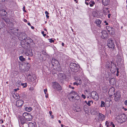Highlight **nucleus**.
Wrapping results in <instances>:
<instances>
[{
	"instance_id": "1",
	"label": "nucleus",
	"mask_w": 127,
	"mask_h": 127,
	"mask_svg": "<svg viewBox=\"0 0 127 127\" xmlns=\"http://www.w3.org/2000/svg\"><path fill=\"white\" fill-rule=\"evenodd\" d=\"M126 119V116L124 114H119L117 117V120L120 123H122L125 122Z\"/></svg>"
},
{
	"instance_id": "2",
	"label": "nucleus",
	"mask_w": 127,
	"mask_h": 127,
	"mask_svg": "<svg viewBox=\"0 0 127 127\" xmlns=\"http://www.w3.org/2000/svg\"><path fill=\"white\" fill-rule=\"evenodd\" d=\"M78 96L77 93L74 91L72 90L69 94L68 98L70 101H72L73 99H76V97Z\"/></svg>"
},
{
	"instance_id": "3",
	"label": "nucleus",
	"mask_w": 127,
	"mask_h": 127,
	"mask_svg": "<svg viewBox=\"0 0 127 127\" xmlns=\"http://www.w3.org/2000/svg\"><path fill=\"white\" fill-rule=\"evenodd\" d=\"M53 87L55 90L58 91H60L62 90V88L59 84L57 82H53L52 83Z\"/></svg>"
},
{
	"instance_id": "4",
	"label": "nucleus",
	"mask_w": 127,
	"mask_h": 127,
	"mask_svg": "<svg viewBox=\"0 0 127 127\" xmlns=\"http://www.w3.org/2000/svg\"><path fill=\"white\" fill-rule=\"evenodd\" d=\"M99 35L102 39L107 38L108 37V34L106 31L105 30L102 31L101 32L99 33Z\"/></svg>"
},
{
	"instance_id": "5",
	"label": "nucleus",
	"mask_w": 127,
	"mask_h": 127,
	"mask_svg": "<svg viewBox=\"0 0 127 127\" xmlns=\"http://www.w3.org/2000/svg\"><path fill=\"white\" fill-rule=\"evenodd\" d=\"M108 43L107 45L109 48L114 49L115 45L113 40L111 39L108 40Z\"/></svg>"
},
{
	"instance_id": "6",
	"label": "nucleus",
	"mask_w": 127,
	"mask_h": 127,
	"mask_svg": "<svg viewBox=\"0 0 127 127\" xmlns=\"http://www.w3.org/2000/svg\"><path fill=\"white\" fill-rule=\"evenodd\" d=\"M92 97L95 100H97L98 99V95L96 92L95 91L92 92L91 93Z\"/></svg>"
},
{
	"instance_id": "7",
	"label": "nucleus",
	"mask_w": 127,
	"mask_h": 127,
	"mask_svg": "<svg viewBox=\"0 0 127 127\" xmlns=\"http://www.w3.org/2000/svg\"><path fill=\"white\" fill-rule=\"evenodd\" d=\"M115 101H117L119 100L120 97H121V94L119 92H117L115 94Z\"/></svg>"
},
{
	"instance_id": "8",
	"label": "nucleus",
	"mask_w": 127,
	"mask_h": 127,
	"mask_svg": "<svg viewBox=\"0 0 127 127\" xmlns=\"http://www.w3.org/2000/svg\"><path fill=\"white\" fill-rule=\"evenodd\" d=\"M24 103V101L22 100H18L16 102V105L18 107H21Z\"/></svg>"
},
{
	"instance_id": "9",
	"label": "nucleus",
	"mask_w": 127,
	"mask_h": 127,
	"mask_svg": "<svg viewBox=\"0 0 127 127\" xmlns=\"http://www.w3.org/2000/svg\"><path fill=\"white\" fill-rule=\"evenodd\" d=\"M32 118V116L30 114L28 113L27 116H26L25 119L27 121H30L31 120Z\"/></svg>"
},
{
	"instance_id": "10",
	"label": "nucleus",
	"mask_w": 127,
	"mask_h": 127,
	"mask_svg": "<svg viewBox=\"0 0 127 127\" xmlns=\"http://www.w3.org/2000/svg\"><path fill=\"white\" fill-rule=\"evenodd\" d=\"M101 20L98 19H96L95 21V23L97 25V26L100 27H101Z\"/></svg>"
},
{
	"instance_id": "11",
	"label": "nucleus",
	"mask_w": 127,
	"mask_h": 127,
	"mask_svg": "<svg viewBox=\"0 0 127 127\" xmlns=\"http://www.w3.org/2000/svg\"><path fill=\"white\" fill-rule=\"evenodd\" d=\"M103 5H108L110 3V0H102Z\"/></svg>"
},
{
	"instance_id": "12",
	"label": "nucleus",
	"mask_w": 127,
	"mask_h": 127,
	"mask_svg": "<svg viewBox=\"0 0 127 127\" xmlns=\"http://www.w3.org/2000/svg\"><path fill=\"white\" fill-rule=\"evenodd\" d=\"M26 55L27 56L31 57L33 55V54L32 50H30L29 51H27L25 53Z\"/></svg>"
},
{
	"instance_id": "13",
	"label": "nucleus",
	"mask_w": 127,
	"mask_h": 127,
	"mask_svg": "<svg viewBox=\"0 0 127 127\" xmlns=\"http://www.w3.org/2000/svg\"><path fill=\"white\" fill-rule=\"evenodd\" d=\"M98 116L99 119L100 120L103 121L104 120L105 116L102 114L100 113H99Z\"/></svg>"
},
{
	"instance_id": "14",
	"label": "nucleus",
	"mask_w": 127,
	"mask_h": 127,
	"mask_svg": "<svg viewBox=\"0 0 127 127\" xmlns=\"http://www.w3.org/2000/svg\"><path fill=\"white\" fill-rule=\"evenodd\" d=\"M109 83L112 85H114L115 83V81L114 78H113L109 80Z\"/></svg>"
},
{
	"instance_id": "15",
	"label": "nucleus",
	"mask_w": 127,
	"mask_h": 127,
	"mask_svg": "<svg viewBox=\"0 0 127 127\" xmlns=\"http://www.w3.org/2000/svg\"><path fill=\"white\" fill-rule=\"evenodd\" d=\"M25 110L28 112H30L32 110V108L31 107H27L25 108Z\"/></svg>"
},
{
	"instance_id": "16",
	"label": "nucleus",
	"mask_w": 127,
	"mask_h": 127,
	"mask_svg": "<svg viewBox=\"0 0 127 127\" xmlns=\"http://www.w3.org/2000/svg\"><path fill=\"white\" fill-rule=\"evenodd\" d=\"M21 85L23 86V88H25L27 87V83H21L20 82Z\"/></svg>"
},
{
	"instance_id": "17",
	"label": "nucleus",
	"mask_w": 127,
	"mask_h": 127,
	"mask_svg": "<svg viewBox=\"0 0 127 127\" xmlns=\"http://www.w3.org/2000/svg\"><path fill=\"white\" fill-rule=\"evenodd\" d=\"M28 125L29 127H34V124L32 122L29 123Z\"/></svg>"
},
{
	"instance_id": "18",
	"label": "nucleus",
	"mask_w": 127,
	"mask_h": 127,
	"mask_svg": "<svg viewBox=\"0 0 127 127\" xmlns=\"http://www.w3.org/2000/svg\"><path fill=\"white\" fill-rule=\"evenodd\" d=\"M93 103V101L92 100H89L87 103V104L89 106H90L91 105V104H92Z\"/></svg>"
},
{
	"instance_id": "19",
	"label": "nucleus",
	"mask_w": 127,
	"mask_h": 127,
	"mask_svg": "<svg viewBox=\"0 0 127 127\" xmlns=\"http://www.w3.org/2000/svg\"><path fill=\"white\" fill-rule=\"evenodd\" d=\"M19 60L21 61H25V58H24L23 56H21L19 57Z\"/></svg>"
},
{
	"instance_id": "20",
	"label": "nucleus",
	"mask_w": 127,
	"mask_h": 127,
	"mask_svg": "<svg viewBox=\"0 0 127 127\" xmlns=\"http://www.w3.org/2000/svg\"><path fill=\"white\" fill-rule=\"evenodd\" d=\"M95 2L94 1H91L89 3L90 6L92 7L95 4Z\"/></svg>"
},
{
	"instance_id": "21",
	"label": "nucleus",
	"mask_w": 127,
	"mask_h": 127,
	"mask_svg": "<svg viewBox=\"0 0 127 127\" xmlns=\"http://www.w3.org/2000/svg\"><path fill=\"white\" fill-rule=\"evenodd\" d=\"M83 109L86 112V111H87L88 110V107L87 105H85L84 106Z\"/></svg>"
},
{
	"instance_id": "22",
	"label": "nucleus",
	"mask_w": 127,
	"mask_h": 127,
	"mask_svg": "<svg viewBox=\"0 0 127 127\" xmlns=\"http://www.w3.org/2000/svg\"><path fill=\"white\" fill-rule=\"evenodd\" d=\"M13 96L16 99H17L19 98V95L18 94H15L14 95H13Z\"/></svg>"
},
{
	"instance_id": "23",
	"label": "nucleus",
	"mask_w": 127,
	"mask_h": 127,
	"mask_svg": "<svg viewBox=\"0 0 127 127\" xmlns=\"http://www.w3.org/2000/svg\"><path fill=\"white\" fill-rule=\"evenodd\" d=\"M105 103L104 102L102 101H101V104L100 106L101 107H104L105 106Z\"/></svg>"
},
{
	"instance_id": "24",
	"label": "nucleus",
	"mask_w": 127,
	"mask_h": 127,
	"mask_svg": "<svg viewBox=\"0 0 127 127\" xmlns=\"http://www.w3.org/2000/svg\"><path fill=\"white\" fill-rule=\"evenodd\" d=\"M4 26V24L3 23H0V29L3 28Z\"/></svg>"
},
{
	"instance_id": "25",
	"label": "nucleus",
	"mask_w": 127,
	"mask_h": 127,
	"mask_svg": "<svg viewBox=\"0 0 127 127\" xmlns=\"http://www.w3.org/2000/svg\"><path fill=\"white\" fill-rule=\"evenodd\" d=\"M110 64L109 62L106 63V64L105 66L107 68H109L110 66Z\"/></svg>"
},
{
	"instance_id": "26",
	"label": "nucleus",
	"mask_w": 127,
	"mask_h": 127,
	"mask_svg": "<svg viewBox=\"0 0 127 127\" xmlns=\"http://www.w3.org/2000/svg\"><path fill=\"white\" fill-rule=\"evenodd\" d=\"M113 29H111L110 30H108V32L109 33L111 34H113L114 33V31L113 30Z\"/></svg>"
},
{
	"instance_id": "27",
	"label": "nucleus",
	"mask_w": 127,
	"mask_h": 127,
	"mask_svg": "<svg viewBox=\"0 0 127 127\" xmlns=\"http://www.w3.org/2000/svg\"><path fill=\"white\" fill-rule=\"evenodd\" d=\"M28 113H23V117H24L25 119L26 117V116L28 115Z\"/></svg>"
},
{
	"instance_id": "28",
	"label": "nucleus",
	"mask_w": 127,
	"mask_h": 127,
	"mask_svg": "<svg viewBox=\"0 0 127 127\" xmlns=\"http://www.w3.org/2000/svg\"><path fill=\"white\" fill-rule=\"evenodd\" d=\"M106 28L107 30L108 31V30H110L111 29H113V28L109 27L108 26H107L106 27Z\"/></svg>"
},
{
	"instance_id": "29",
	"label": "nucleus",
	"mask_w": 127,
	"mask_h": 127,
	"mask_svg": "<svg viewBox=\"0 0 127 127\" xmlns=\"http://www.w3.org/2000/svg\"><path fill=\"white\" fill-rule=\"evenodd\" d=\"M70 66L73 65L74 67H76L77 65L76 64L73 63H71L70 64Z\"/></svg>"
},
{
	"instance_id": "30",
	"label": "nucleus",
	"mask_w": 127,
	"mask_h": 127,
	"mask_svg": "<svg viewBox=\"0 0 127 127\" xmlns=\"http://www.w3.org/2000/svg\"><path fill=\"white\" fill-rule=\"evenodd\" d=\"M112 90V91H113V93H114V91H115L113 87H112V88L110 89L109 90V92H110L111 91V90Z\"/></svg>"
},
{
	"instance_id": "31",
	"label": "nucleus",
	"mask_w": 127,
	"mask_h": 127,
	"mask_svg": "<svg viewBox=\"0 0 127 127\" xmlns=\"http://www.w3.org/2000/svg\"><path fill=\"white\" fill-rule=\"evenodd\" d=\"M49 42L51 43L54 42V40H52V39H49Z\"/></svg>"
},
{
	"instance_id": "32",
	"label": "nucleus",
	"mask_w": 127,
	"mask_h": 127,
	"mask_svg": "<svg viewBox=\"0 0 127 127\" xmlns=\"http://www.w3.org/2000/svg\"><path fill=\"white\" fill-rule=\"evenodd\" d=\"M119 69L118 68H117V73L116 75L117 76H118L119 75L118 73H119V71H118Z\"/></svg>"
},
{
	"instance_id": "33",
	"label": "nucleus",
	"mask_w": 127,
	"mask_h": 127,
	"mask_svg": "<svg viewBox=\"0 0 127 127\" xmlns=\"http://www.w3.org/2000/svg\"><path fill=\"white\" fill-rule=\"evenodd\" d=\"M68 87L72 89H74V87H72L70 85H68Z\"/></svg>"
},
{
	"instance_id": "34",
	"label": "nucleus",
	"mask_w": 127,
	"mask_h": 127,
	"mask_svg": "<svg viewBox=\"0 0 127 127\" xmlns=\"http://www.w3.org/2000/svg\"><path fill=\"white\" fill-rule=\"evenodd\" d=\"M44 91L45 95H46L47 94L46 93L47 92V89H45L44 90Z\"/></svg>"
},
{
	"instance_id": "35",
	"label": "nucleus",
	"mask_w": 127,
	"mask_h": 127,
	"mask_svg": "<svg viewBox=\"0 0 127 127\" xmlns=\"http://www.w3.org/2000/svg\"><path fill=\"white\" fill-rule=\"evenodd\" d=\"M41 33L43 34V36L44 37L46 35V34H44V31L42 32Z\"/></svg>"
},
{
	"instance_id": "36",
	"label": "nucleus",
	"mask_w": 127,
	"mask_h": 127,
	"mask_svg": "<svg viewBox=\"0 0 127 127\" xmlns=\"http://www.w3.org/2000/svg\"><path fill=\"white\" fill-rule=\"evenodd\" d=\"M82 97H83L84 99H85L86 98V96L85 95L82 94L81 95Z\"/></svg>"
},
{
	"instance_id": "37",
	"label": "nucleus",
	"mask_w": 127,
	"mask_h": 127,
	"mask_svg": "<svg viewBox=\"0 0 127 127\" xmlns=\"http://www.w3.org/2000/svg\"><path fill=\"white\" fill-rule=\"evenodd\" d=\"M3 12H4V16H6V15L7 14V13L4 10H3Z\"/></svg>"
},
{
	"instance_id": "38",
	"label": "nucleus",
	"mask_w": 127,
	"mask_h": 127,
	"mask_svg": "<svg viewBox=\"0 0 127 127\" xmlns=\"http://www.w3.org/2000/svg\"><path fill=\"white\" fill-rule=\"evenodd\" d=\"M109 122L108 121H106L105 122V125H106L109 124Z\"/></svg>"
},
{
	"instance_id": "39",
	"label": "nucleus",
	"mask_w": 127,
	"mask_h": 127,
	"mask_svg": "<svg viewBox=\"0 0 127 127\" xmlns=\"http://www.w3.org/2000/svg\"><path fill=\"white\" fill-rule=\"evenodd\" d=\"M73 84L74 85H76L77 86H78L79 85V83H77L76 82H75L73 83Z\"/></svg>"
},
{
	"instance_id": "40",
	"label": "nucleus",
	"mask_w": 127,
	"mask_h": 127,
	"mask_svg": "<svg viewBox=\"0 0 127 127\" xmlns=\"http://www.w3.org/2000/svg\"><path fill=\"white\" fill-rule=\"evenodd\" d=\"M124 103L126 105H127V100H126L125 101Z\"/></svg>"
},
{
	"instance_id": "41",
	"label": "nucleus",
	"mask_w": 127,
	"mask_h": 127,
	"mask_svg": "<svg viewBox=\"0 0 127 127\" xmlns=\"http://www.w3.org/2000/svg\"><path fill=\"white\" fill-rule=\"evenodd\" d=\"M23 39L24 40H25L27 38L25 35H24V37H23Z\"/></svg>"
},
{
	"instance_id": "42",
	"label": "nucleus",
	"mask_w": 127,
	"mask_h": 127,
	"mask_svg": "<svg viewBox=\"0 0 127 127\" xmlns=\"http://www.w3.org/2000/svg\"><path fill=\"white\" fill-rule=\"evenodd\" d=\"M45 13L46 15H48L49 14V13L47 11H46L45 12Z\"/></svg>"
},
{
	"instance_id": "43",
	"label": "nucleus",
	"mask_w": 127,
	"mask_h": 127,
	"mask_svg": "<svg viewBox=\"0 0 127 127\" xmlns=\"http://www.w3.org/2000/svg\"><path fill=\"white\" fill-rule=\"evenodd\" d=\"M29 67L27 68V69H26L24 71L27 72L28 71L29 69Z\"/></svg>"
},
{
	"instance_id": "44",
	"label": "nucleus",
	"mask_w": 127,
	"mask_h": 127,
	"mask_svg": "<svg viewBox=\"0 0 127 127\" xmlns=\"http://www.w3.org/2000/svg\"><path fill=\"white\" fill-rule=\"evenodd\" d=\"M25 6H24L23 7V11L25 12H26V11L25 10Z\"/></svg>"
},
{
	"instance_id": "45",
	"label": "nucleus",
	"mask_w": 127,
	"mask_h": 127,
	"mask_svg": "<svg viewBox=\"0 0 127 127\" xmlns=\"http://www.w3.org/2000/svg\"><path fill=\"white\" fill-rule=\"evenodd\" d=\"M108 17L109 18H110V16H111V14H109L108 15Z\"/></svg>"
},
{
	"instance_id": "46",
	"label": "nucleus",
	"mask_w": 127,
	"mask_h": 127,
	"mask_svg": "<svg viewBox=\"0 0 127 127\" xmlns=\"http://www.w3.org/2000/svg\"><path fill=\"white\" fill-rule=\"evenodd\" d=\"M20 119L21 121V123H23L24 121L23 122V121H22V118Z\"/></svg>"
},
{
	"instance_id": "47",
	"label": "nucleus",
	"mask_w": 127,
	"mask_h": 127,
	"mask_svg": "<svg viewBox=\"0 0 127 127\" xmlns=\"http://www.w3.org/2000/svg\"><path fill=\"white\" fill-rule=\"evenodd\" d=\"M108 8H105L104 9V10H108Z\"/></svg>"
},
{
	"instance_id": "48",
	"label": "nucleus",
	"mask_w": 127,
	"mask_h": 127,
	"mask_svg": "<svg viewBox=\"0 0 127 127\" xmlns=\"http://www.w3.org/2000/svg\"><path fill=\"white\" fill-rule=\"evenodd\" d=\"M49 114H50V115H51L52 114V111H49Z\"/></svg>"
},
{
	"instance_id": "49",
	"label": "nucleus",
	"mask_w": 127,
	"mask_h": 127,
	"mask_svg": "<svg viewBox=\"0 0 127 127\" xmlns=\"http://www.w3.org/2000/svg\"><path fill=\"white\" fill-rule=\"evenodd\" d=\"M85 4L87 5H88L89 4V3L88 2H87L86 1H85Z\"/></svg>"
},
{
	"instance_id": "50",
	"label": "nucleus",
	"mask_w": 127,
	"mask_h": 127,
	"mask_svg": "<svg viewBox=\"0 0 127 127\" xmlns=\"http://www.w3.org/2000/svg\"><path fill=\"white\" fill-rule=\"evenodd\" d=\"M46 16L47 18L48 19L49 18V16L48 15H46Z\"/></svg>"
},
{
	"instance_id": "51",
	"label": "nucleus",
	"mask_w": 127,
	"mask_h": 127,
	"mask_svg": "<svg viewBox=\"0 0 127 127\" xmlns=\"http://www.w3.org/2000/svg\"><path fill=\"white\" fill-rule=\"evenodd\" d=\"M24 21L25 22H26L27 21V20L26 19H24Z\"/></svg>"
},
{
	"instance_id": "52",
	"label": "nucleus",
	"mask_w": 127,
	"mask_h": 127,
	"mask_svg": "<svg viewBox=\"0 0 127 127\" xmlns=\"http://www.w3.org/2000/svg\"><path fill=\"white\" fill-rule=\"evenodd\" d=\"M110 124L111 125H113L114 124L113 123V122H112L110 123Z\"/></svg>"
},
{
	"instance_id": "53",
	"label": "nucleus",
	"mask_w": 127,
	"mask_h": 127,
	"mask_svg": "<svg viewBox=\"0 0 127 127\" xmlns=\"http://www.w3.org/2000/svg\"><path fill=\"white\" fill-rule=\"evenodd\" d=\"M51 118H52V119H54V116L53 115H51Z\"/></svg>"
},
{
	"instance_id": "54",
	"label": "nucleus",
	"mask_w": 127,
	"mask_h": 127,
	"mask_svg": "<svg viewBox=\"0 0 127 127\" xmlns=\"http://www.w3.org/2000/svg\"><path fill=\"white\" fill-rule=\"evenodd\" d=\"M45 97H46V98H47L48 97V94H47L46 95H45Z\"/></svg>"
},
{
	"instance_id": "55",
	"label": "nucleus",
	"mask_w": 127,
	"mask_h": 127,
	"mask_svg": "<svg viewBox=\"0 0 127 127\" xmlns=\"http://www.w3.org/2000/svg\"><path fill=\"white\" fill-rule=\"evenodd\" d=\"M64 43L63 42L62 43V45L63 46H64Z\"/></svg>"
},
{
	"instance_id": "56",
	"label": "nucleus",
	"mask_w": 127,
	"mask_h": 127,
	"mask_svg": "<svg viewBox=\"0 0 127 127\" xmlns=\"http://www.w3.org/2000/svg\"><path fill=\"white\" fill-rule=\"evenodd\" d=\"M28 25L30 26H31V25L30 23H28Z\"/></svg>"
},
{
	"instance_id": "57",
	"label": "nucleus",
	"mask_w": 127,
	"mask_h": 127,
	"mask_svg": "<svg viewBox=\"0 0 127 127\" xmlns=\"http://www.w3.org/2000/svg\"><path fill=\"white\" fill-rule=\"evenodd\" d=\"M31 28L32 29H33L34 28V27L32 26L31 27Z\"/></svg>"
},
{
	"instance_id": "58",
	"label": "nucleus",
	"mask_w": 127,
	"mask_h": 127,
	"mask_svg": "<svg viewBox=\"0 0 127 127\" xmlns=\"http://www.w3.org/2000/svg\"><path fill=\"white\" fill-rule=\"evenodd\" d=\"M61 124V121L60 120H59L58 121Z\"/></svg>"
},
{
	"instance_id": "59",
	"label": "nucleus",
	"mask_w": 127,
	"mask_h": 127,
	"mask_svg": "<svg viewBox=\"0 0 127 127\" xmlns=\"http://www.w3.org/2000/svg\"><path fill=\"white\" fill-rule=\"evenodd\" d=\"M44 30L45 31H47V29H44Z\"/></svg>"
},
{
	"instance_id": "60",
	"label": "nucleus",
	"mask_w": 127,
	"mask_h": 127,
	"mask_svg": "<svg viewBox=\"0 0 127 127\" xmlns=\"http://www.w3.org/2000/svg\"><path fill=\"white\" fill-rule=\"evenodd\" d=\"M106 24V25H108V23H107V22H106V24Z\"/></svg>"
},
{
	"instance_id": "61",
	"label": "nucleus",
	"mask_w": 127,
	"mask_h": 127,
	"mask_svg": "<svg viewBox=\"0 0 127 127\" xmlns=\"http://www.w3.org/2000/svg\"><path fill=\"white\" fill-rule=\"evenodd\" d=\"M3 123V120H2L1 122L0 123L1 124V123Z\"/></svg>"
},
{
	"instance_id": "62",
	"label": "nucleus",
	"mask_w": 127,
	"mask_h": 127,
	"mask_svg": "<svg viewBox=\"0 0 127 127\" xmlns=\"http://www.w3.org/2000/svg\"><path fill=\"white\" fill-rule=\"evenodd\" d=\"M109 124H108V125H106V126L107 127H108L109 126Z\"/></svg>"
},
{
	"instance_id": "63",
	"label": "nucleus",
	"mask_w": 127,
	"mask_h": 127,
	"mask_svg": "<svg viewBox=\"0 0 127 127\" xmlns=\"http://www.w3.org/2000/svg\"><path fill=\"white\" fill-rule=\"evenodd\" d=\"M63 126H64V125L63 124H61V127H63Z\"/></svg>"
},
{
	"instance_id": "64",
	"label": "nucleus",
	"mask_w": 127,
	"mask_h": 127,
	"mask_svg": "<svg viewBox=\"0 0 127 127\" xmlns=\"http://www.w3.org/2000/svg\"><path fill=\"white\" fill-rule=\"evenodd\" d=\"M112 126L113 127H115V126L114 124Z\"/></svg>"
}]
</instances>
